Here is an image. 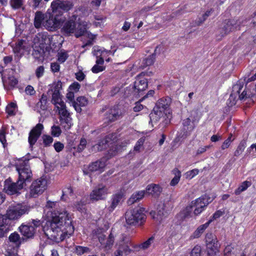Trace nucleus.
Wrapping results in <instances>:
<instances>
[{"label": "nucleus", "instance_id": "4be33fe9", "mask_svg": "<svg viewBox=\"0 0 256 256\" xmlns=\"http://www.w3.org/2000/svg\"><path fill=\"white\" fill-rule=\"evenodd\" d=\"M106 235L104 234L102 236H99L98 238L100 242L106 248H110L114 242V236L112 233H110L106 240Z\"/></svg>", "mask_w": 256, "mask_h": 256}, {"label": "nucleus", "instance_id": "2eb2a0df", "mask_svg": "<svg viewBox=\"0 0 256 256\" xmlns=\"http://www.w3.org/2000/svg\"><path fill=\"white\" fill-rule=\"evenodd\" d=\"M106 166L104 159H100L94 162H92L88 166L87 168H84L83 172L84 174H88L90 172L100 170L102 172Z\"/></svg>", "mask_w": 256, "mask_h": 256}, {"label": "nucleus", "instance_id": "39448f33", "mask_svg": "<svg viewBox=\"0 0 256 256\" xmlns=\"http://www.w3.org/2000/svg\"><path fill=\"white\" fill-rule=\"evenodd\" d=\"M30 206L26 204H18L9 206L6 214L11 220L19 218L22 216L28 213Z\"/></svg>", "mask_w": 256, "mask_h": 256}, {"label": "nucleus", "instance_id": "9d476101", "mask_svg": "<svg viewBox=\"0 0 256 256\" xmlns=\"http://www.w3.org/2000/svg\"><path fill=\"white\" fill-rule=\"evenodd\" d=\"M24 186V184L18 180L16 182H12V179L9 178L4 182V190L6 192L10 195L18 194V191L22 190Z\"/></svg>", "mask_w": 256, "mask_h": 256}, {"label": "nucleus", "instance_id": "6e6d98bb", "mask_svg": "<svg viewBox=\"0 0 256 256\" xmlns=\"http://www.w3.org/2000/svg\"><path fill=\"white\" fill-rule=\"evenodd\" d=\"M145 140V138L142 137L140 138L137 142L135 146L134 147V150L136 152H139L141 146L144 144Z\"/></svg>", "mask_w": 256, "mask_h": 256}, {"label": "nucleus", "instance_id": "f8f14e48", "mask_svg": "<svg viewBox=\"0 0 256 256\" xmlns=\"http://www.w3.org/2000/svg\"><path fill=\"white\" fill-rule=\"evenodd\" d=\"M43 128V125L41 124H38L30 132L28 141L31 148H32L40 136Z\"/></svg>", "mask_w": 256, "mask_h": 256}, {"label": "nucleus", "instance_id": "a878e982", "mask_svg": "<svg viewBox=\"0 0 256 256\" xmlns=\"http://www.w3.org/2000/svg\"><path fill=\"white\" fill-rule=\"evenodd\" d=\"M145 194V190H140L134 192L128 200V204L132 205L136 202H139L144 197Z\"/></svg>", "mask_w": 256, "mask_h": 256}, {"label": "nucleus", "instance_id": "052dcab7", "mask_svg": "<svg viewBox=\"0 0 256 256\" xmlns=\"http://www.w3.org/2000/svg\"><path fill=\"white\" fill-rule=\"evenodd\" d=\"M76 100V102H78L79 105L82 106H86L88 104V100L84 96L78 97Z\"/></svg>", "mask_w": 256, "mask_h": 256}, {"label": "nucleus", "instance_id": "5701e85b", "mask_svg": "<svg viewBox=\"0 0 256 256\" xmlns=\"http://www.w3.org/2000/svg\"><path fill=\"white\" fill-rule=\"evenodd\" d=\"M162 191V188L158 185L152 184L147 186L145 192L154 197H158Z\"/></svg>", "mask_w": 256, "mask_h": 256}, {"label": "nucleus", "instance_id": "49530a36", "mask_svg": "<svg viewBox=\"0 0 256 256\" xmlns=\"http://www.w3.org/2000/svg\"><path fill=\"white\" fill-rule=\"evenodd\" d=\"M10 4L14 9L19 8L23 4V0H10Z\"/></svg>", "mask_w": 256, "mask_h": 256}, {"label": "nucleus", "instance_id": "f3484780", "mask_svg": "<svg viewBox=\"0 0 256 256\" xmlns=\"http://www.w3.org/2000/svg\"><path fill=\"white\" fill-rule=\"evenodd\" d=\"M205 239L206 246L208 248L210 249L214 253L218 251V240L215 235L212 233H207Z\"/></svg>", "mask_w": 256, "mask_h": 256}, {"label": "nucleus", "instance_id": "79ce46f5", "mask_svg": "<svg viewBox=\"0 0 256 256\" xmlns=\"http://www.w3.org/2000/svg\"><path fill=\"white\" fill-rule=\"evenodd\" d=\"M154 238V236H151L146 242L142 243L139 246H134V248H142L144 250H146V249L148 248L150 246V245L152 244V242H153Z\"/></svg>", "mask_w": 256, "mask_h": 256}, {"label": "nucleus", "instance_id": "37998d69", "mask_svg": "<svg viewBox=\"0 0 256 256\" xmlns=\"http://www.w3.org/2000/svg\"><path fill=\"white\" fill-rule=\"evenodd\" d=\"M246 146V141L245 140H242L234 152V156H240L244 151Z\"/></svg>", "mask_w": 256, "mask_h": 256}, {"label": "nucleus", "instance_id": "7c9ffc66", "mask_svg": "<svg viewBox=\"0 0 256 256\" xmlns=\"http://www.w3.org/2000/svg\"><path fill=\"white\" fill-rule=\"evenodd\" d=\"M155 59L156 57L154 56V54L148 56V57L143 59L140 68L141 69H144L147 66L152 65L155 61Z\"/></svg>", "mask_w": 256, "mask_h": 256}, {"label": "nucleus", "instance_id": "bb28decb", "mask_svg": "<svg viewBox=\"0 0 256 256\" xmlns=\"http://www.w3.org/2000/svg\"><path fill=\"white\" fill-rule=\"evenodd\" d=\"M45 54L44 46H35L33 48L32 56L38 60H42Z\"/></svg>", "mask_w": 256, "mask_h": 256}, {"label": "nucleus", "instance_id": "c85d7f7f", "mask_svg": "<svg viewBox=\"0 0 256 256\" xmlns=\"http://www.w3.org/2000/svg\"><path fill=\"white\" fill-rule=\"evenodd\" d=\"M164 113L160 110H155L154 108L152 112L150 114V122H157L160 118L164 116Z\"/></svg>", "mask_w": 256, "mask_h": 256}, {"label": "nucleus", "instance_id": "a19ab883", "mask_svg": "<svg viewBox=\"0 0 256 256\" xmlns=\"http://www.w3.org/2000/svg\"><path fill=\"white\" fill-rule=\"evenodd\" d=\"M173 172L175 176L171 180L170 184L172 186H174L179 182L181 175L180 172L176 168L173 170Z\"/></svg>", "mask_w": 256, "mask_h": 256}, {"label": "nucleus", "instance_id": "b1692460", "mask_svg": "<svg viewBox=\"0 0 256 256\" xmlns=\"http://www.w3.org/2000/svg\"><path fill=\"white\" fill-rule=\"evenodd\" d=\"M8 240L10 242L17 247H19L22 243L25 242L22 237H20V235L16 232L10 235Z\"/></svg>", "mask_w": 256, "mask_h": 256}, {"label": "nucleus", "instance_id": "9b49d317", "mask_svg": "<svg viewBox=\"0 0 256 256\" xmlns=\"http://www.w3.org/2000/svg\"><path fill=\"white\" fill-rule=\"evenodd\" d=\"M18 230L22 235L25 242L34 238L36 234V228L30 224H22L18 228Z\"/></svg>", "mask_w": 256, "mask_h": 256}, {"label": "nucleus", "instance_id": "f704fd0d", "mask_svg": "<svg viewBox=\"0 0 256 256\" xmlns=\"http://www.w3.org/2000/svg\"><path fill=\"white\" fill-rule=\"evenodd\" d=\"M108 141L106 138L100 140L98 143L93 146V148L94 150L98 151H102L104 149L106 148L108 146Z\"/></svg>", "mask_w": 256, "mask_h": 256}, {"label": "nucleus", "instance_id": "3c124183", "mask_svg": "<svg viewBox=\"0 0 256 256\" xmlns=\"http://www.w3.org/2000/svg\"><path fill=\"white\" fill-rule=\"evenodd\" d=\"M164 204H160L157 209L158 215L159 216L160 218L163 216H166L167 214L166 212L164 210Z\"/></svg>", "mask_w": 256, "mask_h": 256}, {"label": "nucleus", "instance_id": "338daca9", "mask_svg": "<svg viewBox=\"0 0 256 256\" xmlns=\"http://www.w3.org/2000/svg\"><path fill=\"white\" fill-rule=\"evenodd\" d=\"M18 81L14 76L8 77V84L10 86L14 87L17 84Z\"/></svg>", "mask_w": 256, "mask_h": 256}, {"label": "nucleus", "instance_id": "c9c22d12", "mask_svg": "<svg viewBox=\"0 0 256 256\" xmlns=\"http://www.w3.org/2000/svg\"><path fill=\"white\" fill-rule=\"evenodd\" d=\"M60 121L61 124L63 126L66 130H69L72 124V118L70 116L62 118L60 116Z\"/></svg>", "mask_w": 256, "mask_h": 256}, {"label": "nucleus", "instance_id": "8fccbe9b", "mask_svg": "<svg viewBox=\"0 0 256 256\" xmlns=\"http://www.w3.org/2000/svg\"><path fill=\"white\" fill-rule=\"evenodd\" d=\"M62 96L60 92H53L52 94V102L54 104L56 105V102H58V100H60Z\"/></svg>", "mask_w": 256, "mask_h": 256}, {"label": "nucleus", "instance_id": "603ef678", "mask_svg": "<svg viewBox=\"0 0 256 256\" xmlns=\"http://www.w3.org/2000/svg\"><path fill=\"white\" fill-rule=\"evenodd\" d=\"M62 133L60 128L58 126H53L52 127V134L54 136H58Z\"/></svg>", "mask_w": 256, "mask_h": 256}, {"label": "nucleus", "instance_id": "6e6552de", "mask_svg": "<svg viewBox=\"0 0 256 256\" xmlns=\"http://www.w3.org/2000/svg\"><path fill=\"white\" fill-rule=\"evenodd\" d=\"M145 76V72H142L138 74L134 82L133 88H134V96L138 98L143 94V92L148 88V80L142 76Z\"/></svg>", "mask_w": 256, "mask_h": 256}, {"label": "nucleus", "instance_id": "e2e57ef3", "mask_svg": "<svg viewBox=\"0 0 256 256\" xmlns=\"http://www.w3.org/2000/svg\"><path fill=\"white\" fill-rule=\"evenodd\" d=\"M54 146L57 152H60L64 148V144L59 142L54 143Z\"/></svg>", "mask_w": 256, "mask_h": 256}, {"label": "nucleus", "instance_id": "ea45409f", "mask_svg": "<svg viewBox=\"0 0 256 256\" xmlns=\"http://www.w3.org/2000/svg\"><path fill=\"white\" fill-rule=\"evenodd\" d=\"M90 252V248L86 246H77L74 248V252L78 256H82L84 254L88 253Z\"/></svg>", "mask_w": 256, "mask_h": 256}, {"label": "nucleus", "instance_id": "a211bd4d", "mask_svg": "<svg viewBox=\"0 0 256 256\" xmlns=\"http://www.w3.org/2000/svg\"><path fill=\"white\" fill-rule=\"evenodd\" d=\"M52 38L46 32H41L35 35L33 40L35 44L40 43V46H44V44L50 46L52 44Z\"/></svg>", "mask_w": 256, "mask_h": 256}, {"label": "nucleus", "instance_id": "680f3d73", "mask_svg": "<svg viewBox=\"0 0 256 256\" xmlns=\"http://www.w3.org/2000/svg\"><path fill=\"white\" fill-rule=\"evenodd\" d=\"M193 207L192 206V204L188 206H187L184 211V218H186L188 216H191L190 214L192 211Z\"/></svg>", "mask_w": 256, "mask_h": 256}, {"label": "nucleus", "instance_id": "72a5a7b5", "mask_svg": "<svg viewBox=\"0 0 256 256\" xmlns=\"http://www.w3.org/2000/svg\"><path fill=\"white\" fill-rule=\"evenodd\" d=\"M134 88L133 86H129L125 88L124 90L120 92V94L124 98H126L132 96V98H135L134 96Z\"/></svg>", "mask_w": 256, "mask_h": 256}, {"label": "nucleus", "instance_id": "0eeeda50", "mask_svg": "<svg viewBox=\"0 0 256 256\" xmlns=\"http://www.w3.org/2000/svg\"><path fill=\"white\" fill-rule=\"evenodd\" d=\"M100 112H105L104 119V123L107 124L119 120L122 116L121 110L118 106H114L112 108H108L106 106L102 108Z\"/></svg>", "mask_w": 256, "mask_h": 256}, {"label": "nucleus", "instance_id": "13d9d810", "mask_svg": "<svg viewBox=\"0 0 256 256\" xmlns=\"http://www.w3.org/2000/svg\"><path fill=\"white\" fill-rule=\"evenodd\" d=\"M86 140L84 138H82L80 143L78 146L77 151L78 152H81L85 148L86 144Z\"/></svg>", "mask_w": 256, "mask_h": 256}, {"label": "nucleus", "instance_id": "1a4fd4ad", "mask_svg": "<svg viewBox=\"0 0 256 256\" xmlns=\"http://www.w3.org/2000/svg\"><path fill=\"white\" fill-rule=\"evenodd\" d=\"M47 187V181L44 178L38 179L34 181L30 189V196L31 197L36 198L42 194Z\"/></svg>", "mask_w": 256, "mask_h": 256}, {"label": "nucleus", "instance_id": "bf43d9fd", "mask_svg": "<svg viewBox=\"0 0 256 256\" xmlns=\"http://www.w3.org/2000/svg\"><path fill=\"white\" fill-rule=\"evenodd\" d=\"M0 142L3 144V146L6 148L7 144L6 142V140L5 132L2 130H0Z\"/></svg>", "mask_w": 256, "mask_h": 256}, {"label": "nucleus", "instance_id": "de8ad7c7", "mask_svg": "<svg viewBox=\"0 0 256 256\" xmlns=\"http://www.w3.org/2000/svg\"><path fill=\"white\" fill-rule=\"evenodd\" d=\"M43 143L45 146H48L53 142V138L50 136L44 134L42 136Z\"/></svg>", "mask_w": 256, "mask_h": 256}, {"label": "nucleus", "instance_id": "473e14b6", "mask_svg": "<svg viewBox=\"0 0 256 256\" xmlns=\"http://www.w3.org/2000/svg\"><path fill=\"white\" fill-rule=\"evenodd\" d=\"M48 97L45 94H42L39 102L37 103V106L40 107L42 110H46L48 108Z\"/></svg>", "mask_w": 256, "mask_h": 256}, {"label": "nucleus", "instance_id": "4d7b16f0", "mask_svg": "<svg viewBox=\"0 0 256 256\" xmlns=\"http://www.w3.org/2000/svg\"><path fill=\"white\" fill-rule=\"evenodd\" d=\"M58 62L62 63L64 62L68 57V55L66 52H62L58 53Z\"/></svg>", "mask_w": 256, "mask_h": 256}, {"label": "nucleus", "instance_id": "58836bf2", "mask_svg": "<svg viewBox=\"0 0 256 256\" xmlns=\"http://www.w3.org/2000/svg\"><path fill=\"white\" fill-rule=\"evenodd\" d=\"M11 220L8 218V215H0V226L4 228L7 227L10 228V224Z\"/></svg>", "mask_w": 256, "mask_h": 256}, {"label": "nucleus", "instance_id": "7ed1b4c3", "mask_svg": "<svg viewBox=\"0 0 256 256\" xmlns=\"http://www.w3.org/2000/svg\"><path fill=\"white\" fill-rule=\"evenodd\" d=\"M144 211L145 209L143 208H136L128 210L125 214L127 224L133 226L142 224L146 220Z\"/></svg>", "mask_w": 256, "mask_h": 256}, {"label": "nucleus", "instance_id": "aec40b11", "mask_svg": "<svg viewBox=\"0 0 256 256\" xmlns=\"http://www.w3.org/2000/svg\"><path fill=\"white\" fill-rule=\"evenodd\" d=\"M170 102L171 99L168 97L160 98L157 102L154 108L156 110H159L162 111L166 114L167 112L170 114L168 110Z\"/></svg>", "mask_w": 256, "mask_h": 256}, {"label": "nucleus", "instance_id": "412c9836", "mask_svg": "<svg viewBox=\"0 0 256 256\" xmlns=\"http://www.w3.org/2000/svg\"><path fill=\"white\" fill-rule=\"evenodd\" d=\"M208 206V203H204L202 202L200 199H196L192 202V206L194 208V214L198 216L200 214L204 208Z\"/></svg>", "mask_w": 256, "mask_h": 256}, {"label": "nucleus", "instance_id": "423d86ee", "mask_svg": "<svg viewBox=\"0 0 256 256\" xmlns=\"http://www.w3.org/2000/svg\"><path fill=\"white\" fill-rule=\"evenodd\" d=\"M239 26L237 20H226L222 22V26L216 31V36L218 40H221L222 38L233 32Z\"/></svg>", "mask_w": 256, "mask_h": 256}, {"label": "nucleus", "instance_id": "774afa93", "mask_svg": "<svg viewBox=\"0 0 256 256\" xmlns=\"http://www.w3.org/2000/svg\"><path fill=\"white\" fill-rule=\"evenodd\" d=\"M80 87V85L78 82H74L70 86L69 88L70 90H74L75 92H77L79 90Z\"/></svg>", "mask_w": 256, "mask_h": 256}, {"label": "nucleus", "instance_id": "f03ea898", "mask_svg": "<svg viewBox=\"0 0 256 256\" xmlns=\"http://www.w3.org/2000/svg\"><path fill=\"white\" fill-rule=\"evenodd\" d=\"M72 221L66 212H52V219L43 226L46 236L56 242L62 241L66 235H71L74 231Z\"/></svg>", "mask_w": 256, "mask_h": 256}, {"label": "nucleus", "instance_id": "c756f323", "mask_svg": "<svg viewBox=\"0 0 256 256\" xmlns=\"http://www.w3.org/2000/svg\"><path fill=\"white\" fill-rule=\"evenodd\" d=\"M212 220H210L206 224L200 225L193 233L192 237L194 238H198L204 232V230L212 222Z\"/></svg>", "mask_w": 256, "mask_h": 256}, {"label": "nucleus", "instance_id": "69168bd1", "mask_svg": "<svg viewBox=\"0 0 256 256\" xmlns=\"http://www.w3.org/2000/svg\"><path fill=\"white\" fill-rule=\"evenodd\" d=\"M44 72V66H38L36 68V76L38 78L41 77L43 75Z\"/></svg>", "mask_w": 256, "mask_h": 256}, {"label": "nucleus", "instance_id": "dca6fc26", "mask_svg": "<svg viewBox=\"0 0 256 256\" xmlns=\"http://www.w3.org/2000/svg\"><path fill=\"white\" fill-rule=\"evenodd\" d=\"M243 86L244 82L241 81H238L237 83L232 86V92L228 99L230 101L228 104L230 106L236 104L237 96L240 94V91L243 88Z\"/></svg>", "mask_w": 256, "mask_h": 256}, {"label": "nucleus", "instance_id": "09e8293b", "mask_svg": "<svg viewBox=\"0 0 256 256\" xmlns=\"http://www.w3.org/2000/svg\"><path fill=\"white\" fill-rule=\"evenodd\" d=\"M16 106V104L11 102L8 104L6 108V112L9 115H14V110Z\"/></svg>", "mask_w": 256, "mask_h": 256}, {"label": "nucleus", "instance_id": "a18cd8bd", "mask_svg": "<svg viewBox=\"0 0 256 256\" xmlns=\"http://www.w3.org/2000/svg\"><path fill=\"white\" fill-rule=\"evenodd\" d=\"M238 96V98L239 100H246L248 98H252L253 96V94L250 92L244 90L241 94H240Z\"/></svg>", "mask_w": 256, "mask_h": 256}, {"label": "nucleus", "instance_id": "f257e3e1", "mask_svg": "<svg viewBox=\"0 0 256 256\" xmlns=\"http://www.w3.org/2000/svg\"><path fill=\"white\" fill-rule=\"evenodd\" d=\"M72 3L66 0H54L50 8L46 14L40 11L35 14L34 26L40 28L42 24L48 30L54 32L58 29L63 24L64 18L63 14L72 9Z\"/></svg>", "mask_w": 256, "mask_h": 256}, {"label": "nucleus", "instance_id": "5fc2aeb1", "mask_svg": "<svg viewBox=\"0 0 256 256\" xmlns=\"http://www.w3.org/2000/svg\"><path fill=\"white\" fill-rule=\"evenodd\" d=\"M201 248L199 246H196L192 250L190 256H201Z\"/></svg>", "mask_w": 256, "mask_h": 256}, {"label": "nucleus", "instance_id": "ddd939ff", "mask_svg": "<svg viewBox=\"0 0 256 256\" xmlns=\"http://www.w3.org/2000/svg\"><path fill=\"white\" fill-rule=\"evenodd\" d=\"M196 120L194 118H188L184 120L182 122L184 134L182 138H186L190 136L191 132L196 127Z\"/></svg>", "mask_w": 256, "mask_h": 256}, {"label": "nucleus", "instance_id": "cd10ccee", "mask_svg": "<svg viewBox=\"0 0 256 256\" xmlns=\"http://www.w3.org/2000/svg\"><path fill=\"white\" fill-rule=\"evenodd\" d=\"M86 22H81L77 21V25L76 26V30L74 31L75 36L78 38L86 32Z\"/></svg>", "mask_w": 256, "mask_h": 256}, {"label": "nucleus", "instance_id": "4c0bfd02", "mask_svg": "<svg viewBox=\"0 0 256 256\" xmlns=\"http://www.w3.org/2000/svg\"><path fill=\"white\" fill-rule=\"evenodd\" d=\"M118 249L122 254L124 253L126 256L130 254L132 250L130 248L128 242H124L120 244Z\"/></svg>", "mask_w": 256, "mask_h": 256}, {"label": "nucleus", "instance_id": "393cba45", "mask_svg": "<svg viewBox=\"0 0 256 256\" xmlns=\"http://www.w3.org/2000/svg\"><path fill=\"white\" fill-rule=\"evenodd\" d=\"M124 197V193L122 192H118L114 194L112 198V202L110 206L108 207L109 212H112L118 205Z\"/></svg>", "mask_w": 256, "mask_h": 256}, {"label": "nucleus", "instance_id": "20e7f679", "mask_svg": "<svg viewBox=\"0 0 256 256\" xmlns=\"http://www.w3.org/2000/svg\"><path fill=\"white\" fill-rule=\"evenodd\" d=\"M28 161L29 160L27 159L20 160L19 164H17L16 166L19 175L18 180L24 184H26V182H30L32 176Z\"/></svg>", "mask_w": 256, "mask_h": 256}, {"label": "nucleus", "instance_id": "c03bdc74", "mask_svg": "<svg viewBox=\"0 0 256 256\" xmlns=\"http://www.w3.org/2000/svg\"><path fill=\"white\" fill-rule=\"evenodd\" d=\"M64 196H73V189L70 186H68L64 188L62 190V199H64Z\"/></svg>", "mask_w": 256, "mask_h": 256}, {"label": "nucleus", "instance_id": "4468645a", "mask_svg": "<svg viewBox=\"0 0 256 256\" xmlns=\"http://www.w3.org/2000/svg\"><path fill=\"white\" fill-rule=\"evenodd\" d=\"M108 194V188L104 186L99 185L92 190L90 198L92 201H97L104 198Z\"/></svg>", "mask_w": 256, "mask_h": 256}, {"label": "nucleus", "instance_id": "2f4dec72", "mask_svg": "<svg viewBox=\"0 0 256 256\" xmlns=\"http://www.w3.org/2000/svg\"><path fill=\"white\" fill-rule=\"evenodd\" d=\"M24 40H20L13 48L14 52V54H16L18 56H21L24 54Z\"/></svg>", "mask_w": 256, "mask_h": 256}, {"label": "nucleus", "instance_id": "e433bc0d", "mask_svg": "<svg viewBox=\"0 0 256 256\" xmlns=\"http://www.w3.org/2000/svg\"><path fill=\"white\" fill-rule=\"evenodd\" d=\"M251 185V182L248 181H244L237 188L234 194L236 195H239L242 192L246 190L248 187Z\"/></svg>", "mask_w": 256, "mask_h": 256}, {"label": "nucleus", "instance_id": "0e129e2a", "mask_svg": "<svg viewBox=\"0 0 256 256\" xmlns=\"http://www.w3.org/2000/svg\"><path fill=\"white\" fill-rule=\"evenodd\" d=\"M104 69V68L102 66L96 64L92 68V71L94 73H98L100 72H102Z\"/></svg>", "mask_w": 256, "mask_h": 256}, {"label": "nucleus", "instance_id": "6ab92c4d", "mask_svg": "<svg viewBox=\"0 0 256 256\" xmlns=\"http://www.w3.org/2000/svg\"><path fill=\"white\" fill-rule=\"evenodd\" d=\"M76 18V16L73 15L68 20L64 23L62 30L65 34H68L74 32L77 25Z\"/></svg>", "mask_w": 256, "mask_h": 256}, {"label": "nucleus", "instance_id": "864d4df0", "mask_svg": "<svg viewBox=\"0 0 256 256\" xmlns=\"http://www.w3.org/2000/svg\"><path fill=\"white\" fill-rule=\"evenodd\" d=\"M62 88V82L58 80V82L54 84V88L50 90L48 92L50 91L53 92H60V90Z\"/></svg>", "mask_w": 256, "mask_h": 256}]
</instances>
